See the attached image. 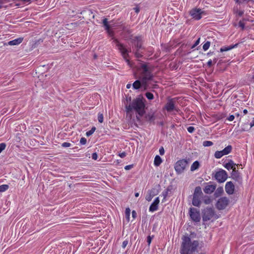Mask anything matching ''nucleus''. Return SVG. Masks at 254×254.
I'll return each instance as SVG.
<instances>
[{
    "instance_id": "21",
    "label": "nucleus",
    "mask_w": 254,
    "mask_h": 254,
    "mask_svg": "<svg viewBox=\"0 0 254 254\" xmlns=\"http://www.w3.org/2000/svg\"><path fill=\"white\" fill-rule=\"evenodd\" d=\"M103 24L105 27V30H109V29H111L112 27L114 26V25L112 21H110L109 23L107 18H104L103 20Z\"/></svg>"
},
{
    "instance_id": "45",
    "label": "nucleus",
    "mask_w": 254,
    "mask_h": 254,
    "mask_svg": "<svg viewBox=\"0 0 254 254\" xmlns=\"http://www.w3.org/2000/svg\"><path fill=\"white\" fill-rule=\"evenodd\" d=\"M200 43V38H199L195 42V43L192 46L191 49L195 48Z\"/></svg>"
},
{
    "instance_id": "27",
    "label": "nucleus",
    "mask_w": 254,
    "mask_h": 254,
    "mask_svg": "<svg viewBox=\"0 0 254 254\" xmlns=\"http://www.w3.org/2000/svg\"><path fill=\"white\" fill-rule=\"evenodd\" d=\"M223 188L222 187L218 188L214 193L215 196L216 197L219 196L223 192Z\"/></svg>"
},
{
    "instance_id": "6",
    "label": "nucleus",
    "mask_w": 254,
    "mask_h": 254,
    "mask_svg": "<svg viewBox=\"0 0 254 254\" xmlns=\"http://www.w3.org/2000/svg\"><path fill=\"white\" fill-rule=\"evenodd\" d=\"M134 47L133 48V52L137 58H140L142 57V52L140 51L143 49L142 46V41L140 38L136 37L133 40Z\"/></svg>"
},
{
    "instance_id": "56",
    "label": "nucleus",
    "mask_w": 254,
    "mask_h": 254,
    "mask_svg": "<svg viewBox=\"0 0 254 254\" xmlns=\"http://www.w3.org/2000/svg\"><path fill=\"white\" fill-rule=\"evenodd\" d=\"M236 2L238 3H242L246 1V0H235Z\"/></svg>"
},
{
    "instance_id": "59",
    "label": "nucleus",
    "mask_w": 254,
    "mask_h": 254,
    "mask_svg": "<svg viewBox=\"0 0 254 254\" xmlns=\"http://www.w3.org/2000/svg\"><path fill=\"white\" fill-rule=\"evenodd\" d=\"M213 54V52L210 51L209 52H208V53L207 54V55L208 56H211V55H212Z\"/></svg>"
},
{
    "instance_id": "9",
    "label": "nucleus",
    "mask_w": 254,
    "mask_h": 254,
    "mask_svg": "<svg viewBox=\"0 0 254 254\" xmlns=\"http://www.w3.org/2000/svg\"><path fill=\"white\" fill-rule=\"evenodd\" d=\"M215 180L220 183L224 182L228 178V174L226 171L220 169L214 175Z\"/></svg>"
},
{
    "instance_id": "5",
    "label": "nucleus",
    "mask_w": 254,
    "mask_h": 254,
    "mask_svg": "<svg viewBox=\"0 0 254 254\" xmlns=\"http://www.w3.org/2000/svg\"><path fill=\"white\" fill-rule=\"evenodd\" d=\"M202 218L204 222L209 220L213 221L218 219L219 216L216 214L213 208L211 207H206L202 211Z\"/></svg>"
},
{
    "instance_id": "2",
    "label": "nucleus",
    "mask_w": 254,
    "mask_h": 254,
    "mask_svg": "<svg viewBox=\"0 0 254 254\" xmlns=\"http://www.w3.org/2000/svg\"><path fill=\"white\" fill-rule=\"evenodd\" d=\"M145 103L143 98H136L126 107L127 116L131 118L134 112L136 113V119L137 121L140 122L141 117L145 113Z\"/></svg>"
},
{
    "instance_id": "16",
    "label": "nucleus",
    "mask_w": 254,
    "mask_h": 254,
    "mask_svg": "<svg viewBox=\"0 0 254 254\" xmlns=\"http://www.w3.org/2000/svg\"><path fill=\"white\" fill-rule=\"evenodd\" d=\"M160 200L159 197H156L152 204L150 205L149 210L150 212H154L156 211L158 208V204L159 203Z\"/></svg>"
},
{
    "instance_id": "23",
    "label": "nucleus",
    "mask_w": 254,
    "mask_h": 254,
    "mask_svg": "<svg viewBox=\"0 0 254 254\" xmlns=\"http://www.w3.org/2000/svg\"><path fill=\"white\" fill-rule=\"evenodd\" d=\"M145 119L147 121H149L150 122H154L155 119L154 114L153 113H148L145 116Z\"/></svg>"
},
{
    "instance_id": "3",
    "label": "nucleus",
    "mask_w": 254,
    "mask_h": 254,
    "mask_svg": "<svg viewBox=\"0 0 254 254\" xmlns=\"http://www.w3.org/2000/svg\"><path fill=\"white\" fill-rule=\"evenodd\" d=\"M198 245L199 243L197 241L194 240L191 242L189 237L184 236L182 238L180 254H191L197 250Z\"/></svg>"
},
{
    "instance_id": "40",
    "label": "nucleus",
    "mask_w": 254,
    "mask_h": 254,
    "mask_svg": "<svg viewBox=\"0 0 254 254\" xmlns=\"http://www.w3.org/2000/svg\"><path fill=\"white\" fill-rule=\"evenodd\" d=\"M187 130L190 133H192L193 132V131H194L195 130V128L193 127H192V126H190V127H189L188 128H187Z\"/></svg>"
},
{
    "instance_id": "61",
    "label": "nucleus",
    "mask_w": 254,
    "mask_h": 254,
    "mask_svg": "<svg viewBox=\"0 0 254 254\" xmlns=\"http://www.w3.org/2000/svg\"><path fill=\"white\" fill-rule=\"evenodd\" d=\"M243 113H244L245 114H247V113H248V111H247V110H246V109L244 110H243Z\"/></svg>"
},
{
    "instance_id": "50",
    "label": "nucleus",
    "mask_w": 254,
    "mask_h": 254,
    "mask_svg": "<svg viewBox=\"0 0 254 254\" xmlns=\"http://www.w3.org/2000/svg\"><path fill=\"white\" fill-rule=\"evenodd\" d=\"M132 165H127L125 167V169L126 170H128L130 169L131 168H132Z\"/></svg>"
},
{
    "instance_id": "28",
    "label": "nucleus",
    "mask_w": 254,
    "mask_h": 254,
    "mask_svg": "<svg viewBox=\"0 0 254 254\" xmlns=\"http://www.w3.org/2000/svg\"><path fill=\"white\" fill-rule=\"evenodd\" d=\"M9 188L8 185H2L0 186V192H3L7 190Z\"/></svg>"
},
{
    "instance_id": "20",
    "label": "nucleus",
    "mask_w": 254,
    "mask_h": 254,
    "mask_svg": "<svg viewBox=\"0 0 254 254\" xmlns=\"http://www.w3.org/2000/svg\"><path fill=\"white\" fill-rule=\"evenodd\" d=\"M23 38H18L14 40L10 41L8 42L7 45L10 46L18 45L23 41Z\"/></svg>"
},
{
    "instance_id": "1",
    "label": "nucleus",
    "mask_w": 254,
    "mask_h": 254,
    "mask_svg": "<svg viewBox=\"0 0 254 254\" xmlns=\"http://www.w3.org/2000/svg\"><path fill=\"white\" fill-rule=\"evenodd\" d=\"M154 67L151 64L147 63H140L137 70L140 77V79L135 80L132 84L134 89L137 90L142 87L144 90L148 88V82L152 81L154 75L152 73Z\"/></svg>"
},
{
    "instance_id": "38",
    "label": "nucleus",
    "mask_w": 254,
    "mask_h": 254,
    "mask_svg": "<svg viewBox=\"0 0 254 254\" xmlns=\"http://www.w3.org/2000/svg\"><path fill=\"white\" fill-rule=\"evenodd\" d=\"M6 147V144L4 143H0V153L5 149Z\"/></svg>"
},
{
    "instance_id": "41",
    "label": "nucleus",
    "mask_w": 254,
    "mask_h": 254,
    "mask_svg": "<svg viewBox=\"0 0 254 254\" xmlns=\"http://www.w3.org/2000/svg\"><path fill=\"white\" fill-rule=\"evenodd\" d=\"M153 237V236H148L147 238V242L148 243V245L149 246L150 243H151L152 239Z\"/></svg>"
},
{
    "instance_id": "55",
    "label": "nucleus",
    "mask_w": 254,
    "mask_h": 254,
    "mask_svg": "<svg viewBox=\"0 0 254 254\" xmlns=\"http://www.w3.org/2000/svg\"><path fill=\"white\" fill-rule=\"evenodd\" d=\"M239 16H241L244 14V11L240 10L237 12Z\"/></svg>"
},
{
    "instance_id": "49",
    "label": "nucleus",
    "mask_w": 254,
    "mask_h": 254,
    "mask_svg": "<svg viewBox=\"0 0 254 254\" xmlns=\"http://www.w3.org/2000/svg\"><path fill=\"white\" fill-rule=\"evenodd\" d=\"M121 158H124L126 156V153L125 152H122L119 155Z\"/></svg>"
},
{
    "instance_id": "53",
    "label": "nucleus",
    "mask_w": 254,
    "mask_h": 254,
    "mask_svg": "<svg viewBox=\"0 0 254 254\" xmlns=\"http://www.w3.org/2000/svg\"><path fill=\"white\" fill-rule=\"evenodd\" d=\"M152 197H153V196H151V195H150L149 196H146V200L150 201L151 200Z\"/></svg>"
},
{
    "instance_id": "13",
    "label": "nucleus",
    "mask_w": 254,
    "mask_h": 254,
    "mask_svg": "<svg viewBox=\"0 0 254 254\" xmlns=\"http://www.w3.org/2000/svg\"><path fill=\"white\" fill-rule=\"evenodd\" d=\"M232 150L231 145H228L221 151H216L214 153V157L216 159H220L224 155L229 154Z\"/></svg>"
},
{
    "instance_id": "58",
    "label": "nucleus",
    "mask_w": 254,
    "mask_h": 254,
    "mask_svg": "<svg viewBox=\"0 0 254 254\" xmlns=\"http://www.w3.org/2000/svg\"><path fill=\"white\" fill-rule=\"evenodd\" d=\"M163 196H164V198L166 197L167 195V192H163L162 193Z\"/></svg>"
},
{
    "instance_id": "8",
    "label": "nucleus",
    "mask_w": 254,
    "mask_h": 254,
    "mask_svg": "<svg viewBox=\"0 0 254 254\" xmlns=\"http://www.w3.org/2000/svg\"><path fill=\"white\" fill-rule=\"evenodd\" d=\"M177 100L176 98H172L168 100L164 109L168 112H171L173 111L178 112V108L176 106Z\"/></svg>"
},
{
    "instance_id": "18",
    "label": "nucleus",
    "mask_w": 254,
    "mask_h": 254,
    "mask_svg": "<svg viewBox=\"0 0 254 254\" xmlns=\"http://www.w3.org/2000/svg\"><path fill=\"white\" fill-rule=\"evenodd\" d=\"M237 165H238L235 164L232 160H229L228 163L224 165V167L228 170H230L231 169L233 170L234 168H236L235 166Z\"/></svg>"
},
{
    "instance_id": "31",
    "label": "nucleus",
    "mask_w": 254,
    "mask_h": 254,
    "mask_svg": "<svg viewBox=\"0 0 254 254\" xmlns=\"http://www.w3.org/2000/svg\"><path fill=\"white\" fill-rule=\"evenodd\" d=\"M210 46V42L209 41H207L203 45V50L204 51H207Z\"/></svg>"
},
{
    "instance_id": "24",
    "label": "nucleus",
    "mask_w": 254,
    "mask_h": 254,
    "mask_svg": "<svg viewBox=\"0 0 254 254\" xmlns=\"http://www.w3.org/2000/svg\"><path fill=\"white\" fill-rule=\"evenodd\" d=\"M162 160L159 155H156L154 158V164L156 166H159L162 163Z\"/></svg>"
},
{
    "instance_id": "29",
    "label": "nucleus",
    "mask_w": 254,
    "mask_h": 254,
    "mask_svg": "<svg viewBox=\"0 0 254 254\" xmlns=\"http://www.w3.org/2000/svg\"><path fill=\"white\" fill-rule=\"evenodd\" d=\"M130 214V209H129V208H127L125 210V215L126 219H127L128 222L129 221Z\"/></svg>"
},
{
    "instance_id": "47",
    "label": "nucleus",
    "mask_w": 254,
    "mask_h": 254,
    "mask_svg": "<svg viewBox=\"0 0 254 254\" xmlns=\"http://www.w3.org/2000/svg\"><path fill=\"white\" fill-rule=\"evenodd\" d=\"M235 119V116L233 115L229 116L227 118V120L229 121H233Z\"/></svg>"
},
{
    "instance_id": "17",
    "label": "nucleus",
    "mask_w": 254,
    "mask_h": 254,
    "mask_svg": "<svg viewBox=\"0 0 254 254\" xmlns=\"http://www.w3.org/2000/svg\"><path fill=\"white\" fill-rule=\"evenodd\" d=\"M216 189V185H209L205 186L203 190L205 193L210 194L212 193Z\"/></svg>"
},
{
    "instance_id": "33",
    "label": "nucleus",
    "mask_w": 254,
    "mask_h": 254,
    "mask_svg": "<svg viewBox=\"0 0 254 254\" xmlns=\"http://www.w3.org/2000/svg\"><path fill=\"white\" fill-rule=\"evenodd\" d=\"M204 203L206 204H209L211 203V200L210 197L208 196H206L204 197L203 200Z\"/></svg>"
},
{
    "instance_id": "30",
    "label": "nucleus",
    "mask_w": 254,
    "mask_h": 254,
    "mask_svg": "<svg viewBox=\"0 0 254 254\" xmlns=\"http://www.w3.org/2000/svg\"><path fill=\"white\" fill-rule=\"evenodd\" d=\"M249 125H250L248 123H245L242 126V131H248L250 128V127H249Z\"/></svg>"
},
{
    "instance_id": "11",
    "label": "nucleus",
    "mask_w": 254,
    "mask_h": 254,
    "mask_svg": "<svg viewBox=\"0 0 254 254\" xmlns=\"http://www.w3.org/2000/svg\"><path fill=\"white\" fill-rule=\"evenodd\" d=\"M229 199L227 197H222L219 198L216 203V207L218 210L224 209L228 205Z\"/></svg>"
},
{
    "instance_id": "42",
    "label": "nucleus",
    "mask_w": 254,
    "mask_h": 254,
    "mask_svg": "<svg viewBox=\"0 0 254 254\" xmlns=\"http://www.w3.org/2000/svg\"><path fill=\"white\" fill-rule=\"evenodd\" d=\"M86 141H87V140L85 137H82L80 140V143L81 145H84L86 144Z\"/></svg>"
},
{
    "instance_id": "35",
    "label": "nucleus",
    "mask_w": 254,
    "mask_h": 254,
    "mask_svg": "<svg viewBox=\"0 0 254 254\" xmlns=\"http://www.w3.org/2000/svg\"><path fill=\"white\" fill-rule=\"evenodd\" d=\"M98 122L100 123H102L103 122L104 116H103V114L102 113H98Z\"/></svg>"
},
{
    "instance_id": "7",
    "label": "nucleus",
    "mask_w": 254,
    "mask_h": 254,
    "mask_svg": "<svg viewBox=\"0 0 254 254\" xmlns=\"http://www.w3.org/2000/svg\"><path fill=\"white\" fill-rule=\"evenodd\" d=\"M188 162L186 159L178 160L175 164V170L178 174H182L188 166Z\"/></svg>"
},
{
    "instance_id": "32",
    "label": "nucleus",
    "mask_w": 254,
    "mask_h": 254,
    "mask_svg": "<svg viewBox=\"0 0 254 254\" xmlns=\"http://www.w3.org/2000/svg\"><path fill=\"white\" fill-rule=\"evenodd\" d=\"M95 130H96V127H92L90 130L86 132V136H90L94 133V132L95 131Z\"/></svg>"
},
{
    "instance_id": "60",
    "label": "nucleus",
    "mask_w": 254,
    "mask_h": 254,
    "mask_svg": "<svg viewBox=\"0 0 254 254\" xmlns=\"http://www.w3.org/2000/svg\"><path fill=\"white\" fill-rule=\"evenodd\" d=\"M134 9H135V12H136V13L139 12V8L135 7V8H134Z\"/></svg>"
},
{
    "instance_id": "43",
    "label": "nucleus",
    "mask_w": 254,
    "mask_h": 254,
    "mask_svg": "<svg viewBox=\"0 0 254 254\" xmlns=\"http://www.w3.org/2000/svg\"><path fill=\"white\" fill-rule=\"evenodd\" d=\"M128 240H125L122 243V248L125 249L127 247V246L128 245Z\"/></svg>"
},
{
    "instance_id": "62",
    "label": "nucleus",
    "mask_w": 254,
    "mask_h": 254,
    "mask_svg": "<svg viewBox=\"0 0 254 254\" xmlns=\"http://www.w3.org/2000/svg\"><path fill=\"white\" fill-rule=\"evenodd\" d=\"M139 194L138 192H135V197H138L139 196Z\"/></svg>"
},
{
    "instance_id": "34",
    "label": "nucleus",
    "mask_w": 254,
    "mask_h": 254,
    "mask_svg": "<svg viewBox=\"0 0 254 254\" xmlns=\"http://www.w3.org/2000/svg\"><path fill=\"white\" fill-rule=\"evenodd\" d=\"M203 145L205 147H208L212 146L213 144V143L211 141H204L203 142Z\"/></svg>"
},
{
    "instance_id": "15",
    "label": "nucleus",
    "mask_w": 254,
    "mask_h": 254,
    "mask_svg": "<svg viewBox=\"0 0 254 254\" xmlns=\"http://www.w3.org/2000/svg\"><path fill=\"white\" fill-rule=\"evenodd\" d=\"M225 189L227 194H233L235 190V186L232 182H227L226 183Z\"/></svg>"
},
{
    "instance_id": "25",
    "label": "nucleus",
    "mask_w": 254,
    "mask_h": 254,
    "mask_svg": "<svg viewBox=\"0 0 254 254\" xmlns=\"http://www.w3.org/2000/svg\"><path fill=\"white\" fill-rule=\"evenodd\" d=\"M202 194V192L201 191V188L200 187H196L195 188L193 195L201 196Z\"/></svg>"
},
{
    "instance_id": "48",
    "label": "nucleus",
    "mask_w": 254,
    "mask_h": 254,
    "mask_svg": "<svg viewBox=\"0 0 254 254\" xmlns=\"http://www.w3.org/2000/svg\"><path fill=\"white\" fill-rule=\"evenodd\" d=\"M107 31V33H108V34L111 36H114V32L111 30L110 29H109V30H106Z\"/></svg>"
},
{
    "instance_id": "4",
    "label": "nucleus",
    "mask_w": 254,
    "mask_h": 254,
    "mask_svg": "<svg viewBox=\"0 0 254 254\" xmlns=\"http://www.w3.org/2000/svg\"><path fill=\"white\" fill-rule=\"evenodd\" d=\"M113 43L116 45V48L121 53L127 64L129 65L130 62L128 58L129 57V53L131 52V49H127L124 44L121 43L117 39L114 38Z\"/></svg>"
},
{
    "instance_id": "44",
    "label": "nucleus",
    "mask_w": 254,
    "mask_h": 254,
    "mask_svg": "<svg viewBox=\"0 0 254 254\" xmlns=\"http://www.w3.org/2000/svg\"><path fill=\"white\" fill-rule=\"evenodd\" d=\"M92 159L96 160L98 159V156L97 153L95 152L92 154Z\"/></svg>"
},
{
    "instance_id": "12",
    "label": "nucleus",
    "mask_w": 254,
    "mask_h": 254,
    "mask_svg": "<svg viewBox=\"0 0 254 254\" xmlns=\"http://www.w3.org/2000/svg\"><path fill=\"white\" fill-rule=\"evenodd\" d=\"M189 214L190 218L192 221L195 222H198L200 220V215L199 211L196 208L191 207L189 210Z\"/></svg>"
},
{
    "instance_id": "22",
    "label": "nucleus",
    "mask_w": 254,
    "mask_h": 254,
    "mask_svg": "<svg viewBox=\"0 0 254 254\" xmlns=\"http://www.w3.org/2000/svg\"><path fill=\"white\" fill-rule=\"evenodd\" d=\"M238 45V44L237 43L236 44L232 45H230L229 46H224V47H222L221 48L220 51L221 52H226V51L231 50L233 48L237 47Z\"/></svg>"
},
{
    "instance_id": "63",
    "label": "nucleus",
    "mask_w": 254,
    "mask_h": 254,
    "mask_svg": "<svg viewBox=\"0 0 254 254\" xmlns=\"http://www.w3.org/2000/svg\"><path fill=\"white\" fill-rule=\"evenodd\" d=\"M236 117H239L240 116V114L239 113H236Z\"/></svg>"
},
{
    "instance_id": "46",
    "label": "nucleus",
    "mask_w": 254,
    "mask_h": 254,
    "mask_svg": "<svg viewBox=\"0 0 254 254\" xmlns=\"http://www.w3.org/2000/svg\"><path fill=\"white\" fill-rule=\"evenodd\" d=\"M159 153L161 155H163L165 153V150L163 147H161L159 148Z\"/></svg>"
},
{
    "instance_id": "26",
    "label": "nucleus",
    "mask_w": 254,
    "mask_h": 254,
    "mask_svg": "<svg viewBox=\"0 0 254 254\" xmlns=\"http://www.w3.org/2000/svg\"><path fill=\"white\" fill-rule=\"evenodd\" d=\"M200 166L199 163L197 161H194L192 164L191 165L190 167V170L191 171H194L197 169H198L199 167Z\"/></svg>"
},
{
    "instance_id": "54",
    "label": "nucleus",
    "mask_w": 254,
    "mask_h": 254,
    "mask_svg": "<svg viewBox=\"0 0 254 254\" xmlns=\"http://www.w3.org/2000/svg\"><path fill=\"white\" fill-rule=\"evenodd\" d=\"M132 216L133 218H135L136 217V213L135 212V211L134 210H133L132 211Z\"/></svg>"
},
{
    "instance_id": "37",
    "label": "nucleus",
    "mask_w": 254,
    "mask_h": 254,
    "mask_svg": "<svg viewBox=\"0 0 254 254\" xmlns=\"http://www.w3.org/2000/svg\"><path fill=\"white\" fill-rule=\"evenodd\" d=\"M62 146L64 148L69 147L71 146V144L69 142H64L62 144Z\"/></svg>"
},
{
    "instance_id": "19",
    "label": "nucleus",
    "mask_w": 254,
    "mask_h": 254,
    "mask_svg": "<svg viewBox=\"0 0 254 254\" xmlns=\"http://www.w3.org/2000/svg\"><path fill=\"white\" fill-rule=\"evenodd\" d=\"M201 196L193 195L192 203L193 205L199 207L201 203L200 201Z\"/></svg>"
},
{
    "instance_id": "14",
    "label": "nucleus",
    "mask_w": 254,
    "mask_h": 254,
    "mask_svg": "<svg viewBox=\"0 0 254 254\" xmlns=\"http://www.w3.org/2000/svg\"><path fill=\"white\" fill-rule=\"evenodd\" d=\"M232 178L235 181L238 182L239 184H241L243 182V178L240 175V173L238 170H236V168L233 169L231 173Z\"/></svg>"
},
{
    "instance_id": "10",
    "label": "nucleus",
    "mask_w": 254,
    "mask_h": 254,
    "mask_svg": "<svg viewBox=\"0 0 254 254\" xmlns=\"http://www.w3.org/2000/svg\"><path fill=\"white\" fill-rule=\"evenodd\" d=\"M190 14L195 20H199L202 18V15H205L204 11L200 8H194L190 11Z\"/></svg>"
},
{
    "instance_id": "64",
    "label": "nucleus",
    "mask_w": 254,
    "mask_h": 254,
    "mask_svg": "<svg viewBox=\"0 0 254 254\" xmlns=\"http://www.w3.org/2000/svg\"><path fill=\"white\" fill-rule=\"evenodd\" d=\"M156 87H157V85H156V84H154V85H153V88H156Z\"/></svg>"
},
{
    "instance_id": "57",
    "label": "nucleus",
    "mask_w": 254,
    "mask_h": 254,
    "mask_svg": "<svg viewBox=\"0 0 254 254\" xmlns=\"http://www.w3.org/2000/svg\"><path fill=\"white\" fill-rule=\"evenodd\" d=\"M131 86V84L130 83H128L127 85V89H129Z\"/></svg>"
},
{
    "instance_id": "52",
    "label": "nucleus",
    "mask_w": 254,
    "mask_h": 254,
    "mask_svg": "<svg viewBox=\"0 0 254 254\" xmlns=\"http://www.w3.org/2000/svg\"><path fill=\"white\" fill-rule=\"evenodd\" d=\"M207 65H208L209 67H211V66H212V60H209L208 61V62H207Z\"/></svg>"
},
{
    "instance_id": "39",
    "label": "nucleus",
    "mask_w": 254,
    "mask_h": 254,
    "mask_svg": "<svg viewBox=\"0 0 254 254\" xmlns=\"http://www.w3.org/2000/svg\"><path fill=\"white\" fill-rule=\"evenodd\" d=\"M238 25L241 28L242 30H244L245 29V25L243 21L240 20L239 22Z\"/></svg>"
},
{
    "instance_id": "36",
    "label": "nucleus",
    "mask_w": 254,
    "mask_h": 254,
    "mask_svg": "<svg viewBox=\"0 0 254 254\" xmlns=\"http://www.w3.org/2000/svg\"><path fill=\"white\" fill-rule=\"evenodd\" d=\"M146 98L149 100H152L154 98V95L151 92H147L145 94Z\"/></svg>"
},
{
    "instance_id": "51",
    "label": "nucleus",
    "mask_w": 254,
    "mask_h": 254,
    "mask_svg": "<svg viewBox=\"0 0 254 254\" xmlns=\"http://www.w3.org/2000/svg\"><path fill=\"white\" fill-rule=\"evenodd\" d=\"M250 128H251L254 126V118L253 119L252 122L250 123Z\"/></svg>"
}]
</instances>
